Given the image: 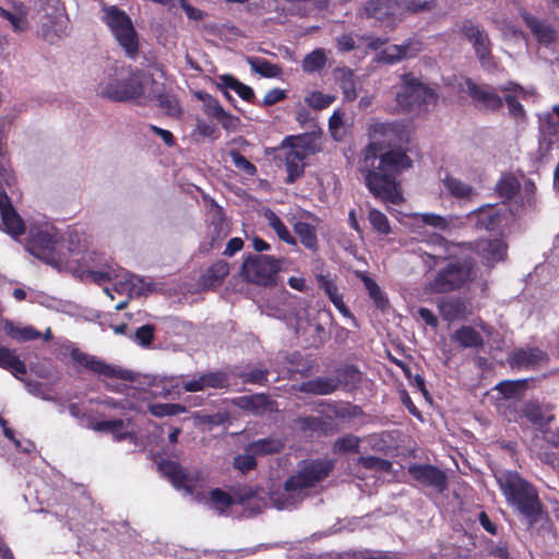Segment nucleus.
I'll list each match as a JSON object with an SVG mask.
<instances>
[{
    "mask_svg": "<svg viewBox=\"0 0 559 559\" xmlns=\"http://www.w3.org/2000/svg\"><path fill=\"white\" fill-rule=\"evenodd\" d=\"M409 475L420 484L442 491L447 486V476L432 465L414 464L408 467Z\"/></svg>",
    "mask_w": 559,
    "mask_h": 559,
    "instance_id": "20",
    "label": "nucleus"
},
{
    "mask_svg": "<svg viewBox=\"0 0 559 559\" xmlns=\"http://www.w3.org/2000/svg\"><path fill=\"white\" fill-rule=\"evenodd\" d=\"M334 463L332 460L305 461L296 474L290 476L283 488L270 496L272 504L278 509H292L298 506L312 490H317L321 481L328 477Z\"/></svg>",
    "mask_w": 559,
    "mask_h": 559,
    "instance_id": "2",
    "label": "nucleus"
},
{
    "mask_svg": "<svg viewBox=\"0 0 559 559\" xmlns=\"http://www.w3.org/2000/svg\"><path fill=\"white\" fill-rule=\"evenodd\" d=\"M368 217H369L370 224L372 225V227L376 230H378L379 233H381L383 235H386L390 233L389 221L382 212H380L376 209H371L369 211Z\"/></svg>",
    "mask_w": 559,
    "mask_h": 559,
    "instance_id": "51",
    "label": "nucleus"
},
{
    "mask_svg": "<svg viewBox=\"0 0 559 559\" xmlns=\"http://www.w3.org/2000/svg\"><path fill=\"white\" fill-rule=\"evenodd\" d=\"M438 309L441 317L447 321L463 320L468 311L463 299L457 297H444L438 301Z\"/></svg>",
    "mask_w": 559,
    "mask_h": 559,
    "instance_id": "24",
    "label": "nucleus"
},
{
    "mask_svg": "<svg viewBox=\"0 0 559 559\" xmlns=\"http://www.w3.org/2000/svg\"><path fill=\"white\" fill-rule=\"evenodd\" d=\"M3 329L7 335L19 342L33 341L40 336V333L31 325H17L12 321L4 320Z\"/></svg>",
    "mask_w": 559,
    "mask_h": 559,
    "instance_id": "31",
    "label": "nucleus"
},
{
    "mask_svg": "<svg viewBox=\"0 0 559 559\" xmlns=\"http://www.w3.org/2000/svg\"><path fill=\"white\" fill-rule=\"evenodd\" d=\"M210 233L212 238H224L228 235V226L224 218L222 207L216 204H212L210 210Z\"/></svg>",
    "mask_w": 559,
    "mask_h": 559,
    "instance_id": "33",
    "label": "nucleus"
},
{
    "mask_svg": "<svg viewBox=\"0 0 559 559\" xmlns=\"http://www.w3.org/2000/svg\"><path fill=\"white\" fill-rule=\"evenodd\" d=\"M153 337L154 326L148 324L139 328L134 334V341L142 346L150 345Z\"/></svg>",
    "mask_w": 559,
    "mask_h": 559,
    "instance_id": "55",
    "label": "nucleus"
},
{
    "mask_svg": "<svg viewBox=\"0 0 559 559\" xmlns=\"http://www.w3.org/2000/svg\"><path fill=\"white\" fill-rule=\"evenodd\" d=\"M360 438L354 435H346L338 438L333 445L335 453L358 452Z\"/></svg>",
    "mask_w": 559,
    "mask_h": 559,
    "instance_id": "46",
    "label": "nucleus"
},
{
    "mask_svg": "<svg viewBox=\"0 0 559 559\" xmlns=\"http://www.w3.org/2000/svg\"><path fill=\"white\" fill-rule=\"evenodd\" d=\"M454 340L463 347H479L484 341L481 335L471 326H463L454 333Z\"/></svg>",
    "mask_w": 559,
    "mask_h": 559,
    "instance_id": "39",
    "label": "nucleus"
},
{
    "mask_svg": "<svg viewBox=\"0 0 559 559\" xmlns=\"http://www.w3.org/2000/svg\"><path fill=\"white\" fill-rule=\"evenodd\" d=\"M60 353L62 355L69 354L78 366L104 379H133L131 371L107 364L105 360L94 355L84 353L70 341H63L60 344Z\"/></svg>",
    "mask_w": 559,
    "mask_h": 559,
    "instance_id": "10",
    "label": "nucleus"
},
{
    "mask_svg": "<svg viewBox=\"0 0 559 559\" xmlns=\"http://www.w3.org/2000/svg\"><path fill=\"white\" fill-rule=\"evenodd\" d=\"M466 218L476 228L496 230L507 223L508 213L504 206L487 204L468 213Z\"/></svg>",
    "mask_w": 559,
    "mask_h": 559,
    "instance_id": "15",
    "label": "nucleus"
},
{
    "mask_svg": "<svg viewBox=\"0 0 559 559\" xmlns=\"http://www.w3.org/2000/svg\"><path fill=\"white\" fill-rule=\"evenodd\" d=\"M255 497L251 490L246 491L245 495L239 497H231L221 489H213L210 497L205 498V504L215 510L219 514L226 513L227 509L234 503L238 502L245 504L249 501H254Z\"/></svg>",
    "mask_w": 559,
    "mask_h": 559,
    "instance_id": "22",
    "label": "nucleus"
},
{
    "mask_svg": "<svg viewBox=\"0 0 559 559\" xmlns=\"http://www.w3.org/2000/svg\"><path fill=\"white\" fill-rule=\"evenodd\" d=\"M358 461L364 467L377 472H389L392 467L391 462L377 456H361Z\"/></svg>",
    "mask_w": 559,
    "mask_h": 559,
    "instance_id": "52",
    "label": "nucleus"
},
{
    "mask_svg": "<svg viewBox=\"0 0 559 559\" xmlns=\"http://www.w3.org/2000/svg\"><path fill=\"white\" fill-rule=\"evenodd\" d=\"M501 91L504 93V99L508 104L510 114L515 118L522 117L524 111L519 103V98L526 95L523 87L516 83L510 82L502 86Z\"/></svg>",
    "mask_w": 559,
    "mask_h": 559,
    "instance_id": "27",
    "label": "nucleus"
},
{
    "mask_svg": "<svg viewBox=\"0 0 559 559\" xmlns=\"http://www.w3.org/2000/svg\"><path fill=\"white\" fill-rule=\"evenodd\" d=\"M185 408L179 404H152L150 412L156 417L171 416L182 413Z\"/></svg>",
    "mask_w": 559,
    "mask_h": 559,
    "instance_id": "53",
    "label": "nucleus"
},
{
    "mask_svg": "<svg viewBox=\"0 0 559 559\" xmlns=\"http://www.w3.org/2000/svg\"><path fill=\"white\" fill-rule=\"evenodd\" d=\"M294 230L298 235L300 242L312 251L318 249V238L316 227L306 222H297L294 225Z\"/></svg>",
    "mask_w": 559,
    "mask_h": 559,
    "instance_id": "36",
    "label": "nucleus"
},
{
    "mask_svg": "<svg viewBox=\"0 0 559 559\" xmlns=\"http://www.w3.org/2000/svg\"><path fill=\"white\" fill-rule=\"evenodd\" d=\"M0 16L8 20L15 32H23L27 27V11L23 5L14 8L13 11L0 7Z\"/></svg>",
    "mask_w": 559,
    "mask_h": 559,
    "instance_id": "37",
    "label": "nucleus"
},
{
    "mask_svg": "<svg viewBox=\"0 0 559 559\" xmlns=\"http://www.w3.org/2000/svg\"><path fill=\"white\" fill-rule=\"evenodd\" d=\"M364 284L376 306L380 309H384L388 305V299L378 284L368 276L364 277Z\"/></svg>",
    "mask_w": 559,
    "mask_h": 559,
    "instance_id": "47",
    "label": "nucleus"
},
{
    "mask_svg": "<svg viewBox=\"0 0 559 559\" xmlns=\"http://www.w3.org/2000/svg\"><path fill=\"white\" fill-rule=\"evenodd\" d=\"M26 249L57 269L69 264L70 249L64 247L61 234L45 217L29 223Z\"/></svg>",
    "mask_w": 559,
    "mask_h": 559,
    "instance_id": "6",
    "label": "nucleus"
},
{
    "mask_svg": "<svg viewBox=\"0 0 559 559\" xmlns=\"http://www.w3.org/2000/svg\"><path fill=\"white\" fill-rule=\"evenodd\" d=\"M496 478L507 502L524 518L527 526L542 518L543 509L536 489L519 473L503 471Z\"/></svg>",
    "mask_w": 559,
    "mask_h": 559,
    "instance_id": "7",
    "label": "nucleus"
},
{
    "mask_svg": "<svg viewBox=\"0 0 559 559\" xmlns=\"http://www.w3.org/2000/svg\"><path fill=\"white\" fill-rule=\"evenodd\" d=\"M338 388V381L332 378H316L300 384L299 390L305 393L325 395Z\"/></svg>",
    "mask_w": 559,
    "mask_h": 559,
    "instance_id": "30",
    "label": "nucleus"
},
{
    "mask_svg": "<svg viewBox=\"0 0 559 559\" xmlns=\"http://www.w3.org/2000/svg\"><path fill=\"white\" fill-rule=\"evenodd\" d=\"M526 388V380H507L497 384L496 389L507 399L520 397Z\"/></svg>",
    "mask_w": 559,
    "mask_h": 559,
    "instance_id": "42",
    "label": "nucleus"
},
{
    "mask_svg": "<svg viewBox=\"0 0 559 559\" xmlns=\"http://www.w3.org/2000/svg\"><path fill=\"white\" fill-rule=\"evenodd\" d=\"M228 384L225 373L211 371L193 374L190 379L181 377V385L187 392H199L206 389H222Z\"/></svg>",
    "mask_w": 559,
    "mask_h": 559,
    "instance_id": "18",
    "label": "nucleus"
},
{
    "mask_svg": "<svg viewBox=\"0 0 559 559\" xmlns=\"http://www.w3.org/2000/svg\"><path fill=\"white\" fill-rule=\"evenodd\" d=\"M497 192L504 199H511L520 190V183L513 176H504L497 183Z\"/></svg>",
    "mask_w": 559,
    "mask_h": 559,
    "instance_id": "44",
    "label": "nucleus"
},
{
    "mask_svg": "<svg viewBox=\"0 0 559 559\" xmlns=\"http://www.w3.org/2000/svg\"><path fill=\"white\" fill-rule=\"evenodd\" d=\"M227 131H236L240 126L238 117L227 112L226 110L216 119Z\"/></svg>",
    "mask_w": 559,
    "mask_h": 559,
    "instance_id": "57",
    "label": "nucleus"
},
{
    "mask_svg": "<svg viewBox=\"0 0 559 559\" xmlns=\"http://www.w3.org/2000/svg\"><path fill=\"white\" fill-rule=\"evenodd\" d=\"M423 49V44L419 40L409 39L402 45H391L383 49L378 60L384 63H396L406 58L417 56Z\"/></svg>",
    "mask_w": 559,
    "mask_h": 559,
    "instance_id": "21",
    "label": "nucleus"
},
{
    "mask_svg": "<svg viewBox=\"0 0 559 559\" xmlns=\"http://www.w3.org/2000/svg\"><path fill=\"white\" fill-rule=\"evenodd\" d=\"M254 456H257V455L249 452L247 449L246 453L238 455L235 459L234 465L237 469L241 471L242 473H246L255 466Z\"/></svg>",
    "mask_w": 559,
    "mask_h": 559,
    "instance_id": "54",
    "label": "nucleus"
},
{
    "mask_svg": "<svg viewBox=\"0 0 559 559\" xmlns=\"http://www.w3.org/2000/svg\"><path fill=\"white\" fill-rule=\"evenodd\" d=\"M231 159L235 164V166L243 171H246L248 175H253L255 173V167L253 164H251L245 156H242L238 152H231L230 154Z\"/></svg>",
    "mask_w": 559,
    "mask_h": 559,
    "instance_id": "58",
    "label": "nucleus"
},
{
    "mask_svg": "<svg viewBox=\"0 0 559 559\" xmlns=\"http://www.w3.org/2000/svg\"><path fill=\"white\" fill-rule=\"evenodd\" d=\"M509 365L516 369H538L546 366L548 356L539 348L516 349L508 358Z\"/></svg>",
    "mask_w": 559,
    "mask_h": 559,
    "instance_id": "19",
    "label": "nucleus"
},
{
    "mask_svg": "<svg viewBox=\"0 0 559 559\" xmlns=\"http://www.w3.org/2000/svg\"><path fill=\"white\" fill-rule=\"evenodd\" d=\"M476 252L484 262L491 266L507 255V245L502 239H480L476 243Z\"/></svg>",
    "mask_w": 559,
    "mask_h": 559,
    "instance_id": "23",
    "label": "nucleus"
},
{
    "mask_svg": "<svg viewBox=\"0 0 559 559\" xmlns=\"http://www.w3.org/2000/svg\"><path fill=\"white\" fill-rule=\"evenodd\" d=\"M334 100L335 96L321 92H311L305 97V103L316 110L328 108Z\"/></svg>",
    "mask_w": 559,
    "mask_h": 559,
    "instance_id": "45",
    "label": "nucleus"
},
{
    "mask_svg": "<svg viewBox=\"0 0 559 559\" xmlns=\"http://www.w3.org/2000/svg\"><path fill=\"white\" fill-rule=\"evenodd\" d=\"M461 88L467 91L473 100L483 108L493 110L502 106L501 97L489 85L476 84L471 79H464Z\"/></svg>",
    "mask_w": 559,
    "mask_h": 559,
    "instance_id": "16",
    "label": "nucleus"
},
{
    "mask_svg": "<svg viewBox=\"0 0 559 559\" xmlns=\"http://www.w3.org/2000/svg\"><path fill=\"white\" fill-rule=\"evenodd\" d=\"M197 131L199 134L212 139H215L217 133V129L213 124L201 119L197 121Z\"/></svg>",
    "mask_w": 559,
    "mask_h": 559,
    "instance_id": "62",
    "label": "nucleus"
},
{
    "mask_svg": "<svg viewBox=\"0 0 559 559\" xmlns=\"http://www.w3.org/2000/svg\"><path fill=\"white\" fill-rule=\"evenodd\" d=\"M88 254L82 276L85 281L96 284L114 282V290L119 295L127 294L129 298L153 292L152 282L118 267L105 258Z\"/></svg>",
    "mask_w": 559,
    "mask_h": 559,
    "instance_id": "5",
    "label": "nucleus"
},
{
    "mask_svg": "<svg viewBox=\"0 0 559 559\" xmlns=\"http://www.w3.org/2000/svg\"><path fill=\"white\" fill-rule=\"evenodd\" d=\"M0 367L9 369L14 376L26 372L25 365L7 347L0 346Z\"/></svg>",
    "mask_w": 559,
    "mask_h": 559,
    "instance_id": "38",
    "label": "nucleus"
},
{
    "mask_svg": "<svg viewBox=\"0 0 559 559\" xmlns=\"http://www.w3.org/2000/svg\"><path fill=\"white\" fill-rule=\"evenodd\" d=\"M0 426L3 428L4 436L14 443L16 449H19L23 452H27V453L34 449V444L32 442H27V444L25 447H22L21 441L15 439L13 430L8 427L7 420L3 419L1 416H0Z\"/></svg>",
    "mask_w": 559,
    "mask_h": 559,
    "instance_id": "56",
    "label": "nucleus"
},
{
    "mask_svg": "<svg viewBox=\"0 0 559 559\" xmlns=\"http://www.w3.org/2000/svg\"><path fill=\"white\" fill-rule=\"evenodd\" d=\"M522 16L540 44L548 45L555 40L556 32L549 25L538 21L528 13H524Z\"/></svg>",
    "mask_w": 559,
    "mask_h": 559,
    "instance_id": "29",
    "label": "nucleus"
},
{
    "mask_svg": "<svg viewBox=\"0 0 559 559\" xmlns=\"http://www.w3.org/2000/svg\"><path fill=\"white\" fill-rule=\"evenodd\" d=\"M269 226L276 233L277 237L288 243L296 245V239L290 235L287 227L284 225L282 219L270 209H266L263 213Z\"/></svg>",
    "mask_w": 559,
    "mask_h": 559,
    "instance_id": "35",
    "label": "nucleus"
},
{
    "mask_svg": "<svg viewBox=\"0 0 559 559\" xmlns=\"http://www.w3.org/2000/svg\"><path fill=\"white\" fill-rule=\"evenodd\" d=\"M326 61V51L323 48H317L305 56L301 69L306 73L319 72L325 67Z\"/></svg>",
    "mask_w": 559,
    "mask_h": 559,
    "instance_id": "34",
    "label": "nucleus"
},
{
    "mask_svg": "<svg viewBox=\"0 0 559 559\" xmlns=\"http://www.w3.org/2000/svg\"><path fill=\"white\" fill-rule=\"evenodd\" d=\"M431 2H421L418 0H370L365 3L359 14L367 19H374L382 23L389 29H393L401 20L404 11L416 13L423 10L431 9Z\"/></svg>",
    "mask_w": 559,
    "mask_h": 559,
    "instance_id": "8",
    "label": "nucleus"
},
{
    "mask_svg": "<svg viewBox=\"0 0 559 559\" xmlns=\"http://www.w3.org/2000/svg\"><path fill=\"white\" fill-rule=\"evenodd\" d=\"M521 412L534 425H544L551 419L550 416L545 415L543 408L537 403H526Z\"/></svg>",
    "mask_w": 559,
    "mask_h": 559,
    "instance_id": "43",
    "label": "nucleus"
},
{
    "mask_svg": "<svg viewBox=\"0 0 559 559\" xmlns=\"http://www.w3.org/2000/svg\"><path fill=\"white\" fill-rule=\"evenodd\" d=\"M158 468L160 473L167 477L176 488H182L189 493L194 492L199 481L198 476L188 473L179 464L171 461L162 462Z\"/></svg>",
    "mask_w": 559,
    "mask_h": 559,
    "instance_id": "17",
    "label": "nucleus"
},
{
    "mask_svg": "<svg viewBox=\"0 0 559 559\" xmlns=\"http://www.w3.org/2000/svg\"><path fill=\"white\" fill-rule=\"evenodd\" d=\"M251 69L265 78H276L281 74V68L260 57H249Z\"/></svg>",
    "mask_w": 559,
    "mask_h": 559,
    "instance_id": "40",
    "label": "nucleus"
},
{
    "mask_svg": "<svg viewBox=\"0 0 559 559\" xmlns=\"http://www.w3.org/2000/svg\"><path fill=\"white\" fill-rule=\"evenodd\" d=\"M159 107L169 116H179L181 108L178 99L170 94H160L157 98Z\"/></svg>",
    "mask_w": 559,
    "mask_h": 559,
    "instance_id": "49",
    "label": "nucleus"
},
{
    "mask_svg": "<svg viewBox=\"0 0 559 559\" xmlns=\"http://www.w3.org/2000/svg\"><path fill=\"white\" fill-rule=\"evenodd\" d=\"M337 48L342 52H348L356 48V40L349 34H344L337 38Z\"/></svg>",
    "mask_w": 559,
    "mask_h": 559,
    "instance_id": "61",
    "label": "nucleus"
},
{
    "mask_svg": "<svg viewBox=\"0 0 559 559\" xmlns=\"http://www.w3.org/2000/svg\"><path fill=\"white\" fill-rule=\"evenodd\" d=\"M543 438L547 443L559 448V428L544 430Z\"/></svg>",
    "mask_w": 559,
    "mask_h": 559,
    "instance_id": "64",
    "label": "nucleus"
},
{
    "mask_svg": "<svg viewBox=\"0 0 559 559\" xmlns=\"http://www.w3.org/2000/svg\"><path fill=\"white\" fill-rule=\"evenodd\" d=\"M284 448L281 438H266L257 440L248 445V451L255 455H267L278 453Z\"/></svg>",
    "mask_w": 559,
    "mask_h": 559,
    "instance_id": "32",
    "label": "nucleus"
},
{
    "mask_svg": "<svg viewBox=\"0 0 559 559\" xmlns=\"http://www.w3.org/2000/svg\"><path fill=\"white\" fill-rule=\"evenodd\" d=\"M442 185L451 197L459 200L472 201L478 194L473 186L453 175H445Z\"/></svg>",
    "mask_w": 559,
    "mask_h": 559,
    "instance_id": "25",
    "label": "nucleus"
},
{
    "mask_svg": "<svg viewBox=\"0 0 559 559\" xmlns=\"http://www.w3.org/2000/svg\"><path fill=\"white\" fill-rule=\"evenodd\" d=\"M284 98H285V92L283 90L273 88L265 94V96L262 100V105L265 107L272 106V105L283 100Z\"/></svg>",
    "mask_w": 559,
    "mask_h": 559,
    "instance_id": "60",
    "label": "nucleus"
},
{
    "mask_svg": "<svg viewBox=\"0 0 559 559\" xmlns=\"http://www.w3.org/2000/svg\"><path fill=\"white\" fill-rule=\"evenodd\" d=\"M151 76L141 69L115 67L104 72L97 85V94L114 102H141L150 96L147 83Z\"/></svg>",
    "mask_w": 559,
    "mask_h": 559,
    "instance_id": "4",
    "label": "nucleus"
},
{
    "mask_svg": "<svg viewBox=\"0 0 559 559\" xmlns=\"http://www.w3.org/2000/svg\"><path fill=\"white\" fill-rule=\"evenodd\" d=\"M229 273V265L225 261L214 263L204 275V284L214 286L219 284Z\"/></svg>",
    "mask_w": 559,
    "mask_h": 559,
    "instance_id": "41",
    "label": "nucleus"
},
{
    "mask_svg": "<svg viewBox=\"0 0 559 559\" xmlns=\"http://www.w3.org/2000/svg\"><path fill=\"white\" fill-rule=\"evenodd\" d=\"M399 138L397 127L376 122L369 128V144L361 153L359 170L370 193L384 203L403 201L396 176L412 166L411 158L400 148H390Z\"/></svg>",
    "mask_w": 559,
    "mask_h": 559,
    "instance_id": "1",
    "label": "nucleus"
},
{
    "mask_svg": "<svg viewBox=\"0 0 559 559\" xmlns=\"http://www.w3.org/2000/svg\"><path fill=\"white\" fill-rule=\"evenodd\" d=\"M104 21L126 55L134 59L139 52V38L129 15L117 7H109L105 9Z\"/></svg>",
    "mask_w": 559,
    "mask_h": 559,
    "instance_id": "11",
    "label": "nucleus"
},
{
    "mask_svg": "<svg viewBox=\"0 0 559 559\" xmlns=\"http://www.w3.org/2000/svg\"><path fill=\"white\" fill-rule=\"evenodd\" d=\"M462 31L468 41L473 45L480 64L485 69L490 70L493 67V62L488 34L471 21L463 23Z\"/></svg>",
    "mask_w": 559,
    "mask_h": 559,
    "instance_id": "14",
    "label": "nucleus"
},
{
    "mask_svg": "<svg viewBox=\"0 0 559 559\" xmlns=\"http://www.w3.org/2000/svg\"><path fill=\"white\" fill-rule=\"evenodd\" d=\"M91 428L95 431L111 433L117 441H121L131 436L126 421L122 419L99 420L92 423Z\"/></svg>",
    "mask_w": 559,
    "mask_h": 559,
    "instance_id": "28",
    "label": "nucleus"
},
{
    "mask_svg": "<svg viewBox=\"0 0 559 559\" xmlns=\"http://www.w3.org/2000/svg\"><path fill=\"white\" fill-rule=\"evenodd\" d=\"M198 97L203 104L204 112L210 117L217 119L225 110L218 100L212 97L210 94L198 93Z\"/></svg>",
    "mask_w": 559,
    "mask_h": 559,
    "instance_id": "48",
    "label": "nucleus"
},
{
    "mask_svg": "<svg viewBox=\"0 0 559 559\" xmlns=\"http://www.w3.org/2000/svg\"><path fill=\"white\" fill-rule=\"evenodd\" d=\"M449 257L441 254H426L425 263L432 267L440 260L447 261L445 265L440 267L435 277L426 285L428 293H449L460 289L466 284L473 282L476 277L474 260L465 254H457L462 250L459 245H452L447 249Z\"/></svg>",
    "mask_w": 559,
    "mask_h": 559,
    "instance_id": "3",
    "label": "nucleus"
},
{
    "mask_svg": "<svg viewBox=\"0 0 559 559\" xmlns=\"http://www.w3.org/2000/svg\"><path fill=\"white\" fill-rule=\"evenodd\" d=\"M399 109L415 112L427 110L437 102L436 91L424 84L419 78L412 73L401 76L400 91L395 96Z\"/></svg>",
    "mask_w": 559,
    "mask_h": 559,
    "instance_id": "9",
    "label": "nucleus"
},
{
    "mask_svg": "<svg viewBox=\"0 0 559 559\" xmlns=\"http://www.w3.org/2000/svg\"><path fill=\"white\" fill-rule=\"evenodd\" d=\"M287 182L293 183L304 173L305 159L316 152V145L308 136L286 138L283 141Z\"/></svg>",
    "mask_w": 559,
    "mask_h": 559,
    "instance_id": "13",
    "label": "nucleus"
},
{
    "mask_svg": "<svg viewBox=\"0 0 559 559\" xmlns=\"http://www.w3.org/2000/svg\"><path fill=\"white\" fill-rule=\"evenodd\" d=\"M266 370L257 368L243 372L241 377L243 381L248 383H263L266 380Z\"/></svg>",
    "mask_w": 559,
    "mask_h": 559,
    "instance_id": "59",
    "label": "nucleus"
},
{
    "mask_svg": "<svg viewBox=\"0 0 559 559\" xmlns=\"http://www.w3.org/2000/svg\"><path fill=\"white\" fill-rule=\"evenodd\" d=\"M335 79L342 90L345 102H353L357 98L358 81L354 72L348 68L335 69Z\"/></svg>",
    "mask_w": 559,
    "mask_h": 559,
    "instance_id": "26",
    "label": "nucleus"
},
{
    "mask_svg": "<svg viewBox=\"0 0 559 559\" xmlns=\"http://www.w3.org/2000/svg\"><path fill=\"white\" fill-rule=\"evenodd\" d=\"M243 247V241L238 238H231L224 250V254L227 257H233L236 252L240 251Z\"/></svg>",
    "mask_w": 559,
    "mask_h": 559,
    "instance_id": "63",
    "label": "nucleus"
},
{
    "mask_svg": "<svg viewBox=\"0 0 559 559\" xmlns=\"http://www.w3.org/2000/svg\"><path fill=\"white\" fill-rule=\"evenodd\" d=\"M280 270V260L269 255H250L241 266L246 281L265 287L275 285Z\"/></svg>",
    "mask_w": 559,
    "mask_h": 559,
    "instance_id": "12",
    "label": "nucleus"
},
{
    "mask_svg": "<svg viewBox=\"0 0 559 559\" xmlns=\"http://www.w3.org/2000/svg\"><path fill=\"white\" fill-rule=\"evenodd\" d=\"M417 218L431 227H435L440 230H445L450 227V222L447 217H443L433 213H421L416 214Z\"/></svg>",
    "mask_w": 559,
    "mask_h": 559,
    "instance_id": "50",
    "label": "nucleus"
}]
</instances>
